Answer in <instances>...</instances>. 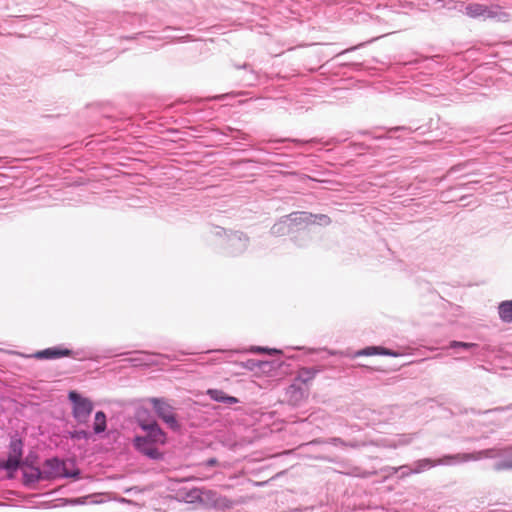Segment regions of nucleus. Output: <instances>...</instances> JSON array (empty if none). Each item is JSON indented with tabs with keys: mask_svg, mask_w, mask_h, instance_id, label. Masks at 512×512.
I'll use <instances>...</instances> for the list:
<instances>
[{
	"mask_svg": "<svg viewBox=\"0 0 512 512\" xmlns=\"http://www.w3.org/2000/svg\"><path fill=\"white\" fill-rule=\"evenodd\" d=\"M257 351H259V352H267L269 354L280 353V351L277 350V349H267V348H258Z\"/></svg>",
	"mask_w": 512,
	"mask_h": 512,
	"instance_id": "obj_18",
	"label": "nucleus"
},
{
	"mask_svg": "<svg viewBox=\"0 0 512 512\" xmlns=\"http://www.w3.org/2000/svg\"><path fill=\"white\" fill-rule=\"evenodd\" d=\"M72 355V351L61 347H51L41 351H37L33 356L36 359H57Z\"/></svg>",
	"mask_w": 512,
	"mask_h": 512,
	"instance_id": "obj_6",
	"label": "nucleus"
},
{
	"mask_svg": "<svg viewBox=\"0 0 512 512\" xmlns=\"http://www.w3.org/2000/svg\"><path fill=\"white\" fill-rule=\"evenodd\" d=\"M443 463V460H437V461H431L429 459H424V460H421L418 462V470L417 471H421V470H424L428 467H431V466H434V465H438V464H442Z\"/></svg>",
	"mask_w": 512,
	"mask_h": 512,
	"instance_id": "obj_13",
	"label": "nucleus"
},
{
	"mask_svg": "<svg viewBox=\"0 0 512 512\" xmlns=\"http://www.w3.org/2000/svg\"><path fill=\"white\" fill-rule=\"evenodd\" d=\"M68 398L72 403V414L75 420L78 423H86L93 411L92 401L76 391H70Z\"/></svg>",
	"mask_w": 512,
	"mask_h": 512,
	"instance_id": "obj_1",
	"label": "nucleus"
},
{
	"mask_svg": "<svg viewBox=\"0 0 512 512\" xmlns=\"http://www.w3.org/2000/svg\"><path fill=\"white\" fill-rule=\"evenodd\" d=\"M224 402H227V403H230V404H234V403L238 402V399L235 398V397H232V396H225V401Z\"/></svg>",
	"mask_w": 512,
	"mask_h": 512,
	"instance_id": "obj_19",
	"label": "nucleus"
},
{
	"mask_svg": "<svg viewBox=\"0 0 512 512\" xmlns=\"http://www.w3.org/2000/svg\"><path fill=\"white\" fill-rule=\"evenodd\" d=\"M495 469L497 471L512 469V459L511 460H502V461L498 462L495 465Z\"/></svg>",
	"mask_w": 512,
	"mask_h": 512,
	"instance_id": "obj_15",
	"label": "nucleus"
},
{
	"mask_svg": "<svg viewBox=\"0 0 512 512\" xmlns=\"http://www.w3.org/2000/svg\"><path fill=\"white\" fill-rule=\"evenodd\" d=\"M475 346H476V344H474V343H466V342H459V341H452L450 343L451 348H456V347L471 348V347H475Z\"/></svg>",
	"mask_w": 512,
	"mask_h": 512,
	"instance_id": "obj_16",
	"label": "nucleus"
},
{
	"mask_svg": "<svg viewBox=\"0 0 512 512\" xmlns=\"http://www.w3.org/2000/svg\"><path fill=\"white\" fill-rule=\"evenodd\" d=\"M315 375H316V371L309 369V368H302L298 372L295 381L306 385L315 378Z\"/></svg>",
	"mask_w": 512,
	"mask_h": 512,
	"instance_id": "obj_9",
	"label": "nucleus"
},
{
	"mask_svg": "<svg viewBox=\"0 0 512 512\" xmlns=\"http://www.w3.org/2000/svg\"><path fill=\"white\" fill-rule=\"evenodd\" d=\"M74 438L80 439V438H87V432L85 431H78L73 434Z\"/></svg>",
	"mask_w": 512,
	"mask_h": 512,
	"instance_id": "obj_17",
	"label": "nucleus"
},
{
	"mask_svg": "<svg viewBox=\"0 0 512 512\" xmlns=\"http://www.w3.org/2000/svg\"><path fill=\"white\" fill-rule=\"evenodd\" d=\"M149 401L152 404L158 417L161 418L170 428H179L174 408L171 404H169L166 400L159 398H151Z\"/></svg>",
	"mask_w": 512,
	"mask_h": 512,
	"instance_id": "obj_2",
	"label": "nucleus"
},
{
	"mask_svg": "<svg viewBox=\"0 0 512 512\" xmlns=\"http://www.w3.org/2000/svg\"><path fill=\"white\" fill-rule=\"evenodd\" d=\"M466 14L472 18L492 16V12L488 9V7L479 3L469 4L466 7Z\"/></svg>",
	"mask_w": 512,
	"mask_h": 512,
	"instance_id": "obj_7",
	"label": "nucleus"
},
{
	"mask_svg": "<svg viewBox=\"0 0 512 512\" xmlns=\"http://www.w3.org/2000/svg\"><path fill=\"white\" fill-rule=\"evenodd\" d=\"M22 442L20 440L13 441L10 446V454L6 461L5 467L9 470H16L21 463L22 458Z\"/></svg>",
	"mask_w": 512,
	"mask_h": 512,
	"instance_id": "obj_4",
	"label": "nucleus"
},
{
	"mask_svg": "<svg viewBox=\"0 0 512 512\" xmlns=\"http://www.w3.org/2000/svg\"><path fill=\"white\" fill-rule=\"evenodd\" d=\"M93 429L95 433H101L105 431L106 415L102 411H98L95 414Z\"/></svg>",
	"mask_w": 512,
	"mask_h": 512,
	"instance_id": "obj_10",
	"label": "nucleus"
},
{
	"mask_svg": "<svg viewBox=\"0 0 512 512\" xmlns=\"http://www.w3.org/2000/svg\"><path fill=\"white\" fill-rule=\"evenodd\" d=\"M135 445L142 454L151 459H160L162 456V454L153 445V443L148 440V438L137 437L135 439Z\"/></svg>",
	"mask_w": 512,
	"mask_h": 512,
	"instance_id": "obj_5",
	"label": "nucleus"
},
{
	"mask_svg": "<svg viewBox=\"0 0 512 512\" xmlns=\"http://www.w3.org/2000/svg\"><path fill=\"white\" fill-rule=\"evenodd\" d=\"M217 463H218L217 459L211 458V459L207 460L206 465L207 466H215Z\"/></svg>",
	"mask_w": 512,
	"mask_h": 512,
	"instance_id": "obj_21",
	"label": "nucleus"
},
{
	"mask_svg": "<svg viewBox=\"0 0 512 512\" xmlns=\"http://www.w3.org/2000/svg\"><path fill=\"white\" fill-rule=\"evenodd\" d=\"M208 395L213 399V400H216V401H221V402H224L225 401V394L223 391L221 390H217V389H210L208 390Z\"/></svg>",
	"mask_w": 512,
	"mask_h": 512,
	"instance_id": "obj_14",
	"label": "nucleus"
},
{
	"mask_svg": "<svg viewBox=\"0 0 512 512\" xmlns=\"http://www.w3.org/2000/svg\"><path fill=\"white\" fill-rule=\"evenodd\" d=\"M498 312L502 321L510 323L512 321V300L500 303Z\"/></svg>",
	"mask_w": 512,
	"mask_h": 512,
	"instance_id": "obj_8",
	"label": "nucleus"
},
{
	"mask_svg": "<svg viewBox=\"0 0 512 512\" xmlns=\"http://www.w3.org/2000/svg\"><path fill=\"white\" fill-rule=\"evenodd\" d=\"M448 458L452 459L453 457H448ZM455 458L460 459V460H470V459H472V456H470V455H462V456H456Z\"/></svg>",
	"mask_w": 512,
	"mask_h": 512,
	"instance_id": "obj_20",
	"label": "nucleus"
},
{
	"mask_svg": "<svg viewBox=\"0 0 512 512\" xmlns=\"http://www.w3.org/2000/svg\"><path fill=\"white\" fill-rule=\"evenodd\" d=\"M140 426L148 432L146 438L152 443L164 444L166 442L165 433L161 430L158 424L154 421L139 420Z\"/></svg>",
	"mask_w": 512,
	"mask_h": 512,
	"instance_id": "obj_3",
	"label": "nucleus"
},
{
	"mask_svg": "<svg viewBox=\"0 0 512 512\" xmlns=\"http://www.w3.org/2000/svg\"><path fill=\"white\" fill-rule=\"evenodd\" d=\"M375 354H384V355H392L391 352L384 348L380 347H368L363 349L362 351L358 352V355H365V356H371Z\"/></svg>",
	"mask_w": 512,
	"mask_h": 512,
	"instance_id": "obj_12",
	"label": "nucleus"
},
{
	"mask_svg": "<svg viewBox=\"0 0 512 512\" xmlns=\"http://www.w3.org/2000/svg\"><path fill=\"white\" fill-rule=\"evenodd\" d=\"M287 393L290 395V399L294 402L301 401L305 398L304 392L295 383L289 386Z\"/></svg>",
	"mask_w": 512,
	"mask_h": 512,
	"instance_id": "obj_11",
	"label": "nucleus"
}]
</instances>
